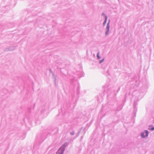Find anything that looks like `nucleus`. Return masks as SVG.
Wrapping results in <instances>:
<instances>
[{"mask_svg":"<svg viewBox=\"0 0 154 154\" xmlns=\"http://www.w3.org/2000/svg\"><path fill=\"white\" fill-rule=\"evenodd\" d=\"M97 58L99 59H100V57H99V53H98L97 54Z\"/></svg>","mask_w":154,"mask_h":154,"instance_id":"obj_5","label":"nucleus"},{"mask_svg":"<svg viewBox=\"0 0 154 154\" xmlns=\"http://www.w3.org/2000/svg\"><path fill=\"white\" fill-rule=\"evenodd\" d=\"M148 134V131H146L145 133H142L141 135L143 137H144L147 136Z\"/></svg>","mask_w":154,"mask_h":154,"instance_id":"obj_1","label":"nucleus"},{"mask_svg":"<svg viewBox=\"0 0 154 154\" xmlns=\"http://www.w3.org/2000/svg\"><path fill=\"white\" fill-rule=\"evenodd\" d=\"M148 129L149 130H154V127H152L151 129L149 128Z\"/></svg>","mask_w":154,"mask_h":154,"instance_id":"obj_6","label":"nucleus"},{"mask_svg":"<svg viewBox=\"0 0 154 154\" xmlns=\"http://www.w3.org/2000/svg\"><path fill=\"white\" fill-rule=\"evenodd\" d=\"M100 63H101V61H100Z\"/></svg>","mask_w":154,"mask_h":154,"instance_id":"obj_7","label":"nucleus"},{"mask_svg":"<svg viewBox=\"0 0 154 154\" xmlns=\"http://www.w3.org/2000/svg\"><path fill=\"white\" fill-rule=\"evenodd\" d=\"M107 29L106 32V35L108 34L109 32V26L108 24H107Z\"/></svg>","mask_w":154,"mask_h":154,"instance_id":"obj_3","label":"nucleus"},{"mask_svg":"<svg viewBox=\"0 0 154 154\" xmlns=\"http://www.w3.org/2000/svg\"><path fill=\"white\" fill-rule=\"evenodd\" d=\"M64 146H62L61 147L60 149L58 150V152H59L60 151H61L62 152L64 150Z\"/></svg>","mask_w":154,"mask_h":154,"instance_id":"obj_2","label":"nucleus"},{"mask_svg":"<svg viewBox=\"0 0 154 154\" xmlns=\"http://www.w3.org/2000/svg\"><path fill=\"white\" fill-rule=\"evenodd\" d=\"M107 20V17L106 16H105V20L103 23L104 25L106 23V20Z\"/></svg>","mask_w":154,"mask_h":154,"instance_id":"obj_4","label":"nucleus"}]
</instances>
